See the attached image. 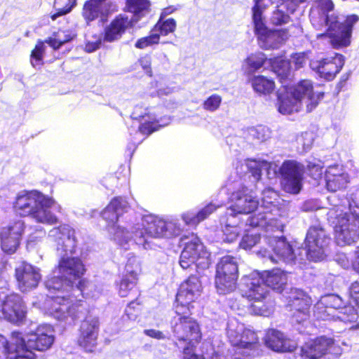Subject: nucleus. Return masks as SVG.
<instances>
[{"instance_id": "1", "label": "nucleus", "mask_w": 359, "mask_h": 359, "mask_svg": "<svg viewBox=\"0 0 359 359\" xmlns=\"http://www.w3.org/2000/svg\"><path fill=\"white\" fill-rule=\"evenodd\" d=\"M48 236L55 243L57 253L61 258L45 282L48 291V313L58 320H74L79 317L80 306L72 298H66L65 293L72 289L73 280L86 272L85 266L79 257L68 256L76 252L75 231L64 224L51 229Z\"/></svg>"}, {"instance_id": "2", "label": "nucleus", "mask_w": 359, "mask_h": 359, "mask_svg": "<svg viewBox=\"0 0 359 359\" xmlns=\"http://www.w3.org/2000/svg\"><path fill=\"white\" fill-rule=\"evenodd\" d=\"M310 20L316 29L326 28V32L318 34V38L327 37L333 48H340L350 45L352 28L358 17L353 15L344 19L334 11L331 0H320L311 9Z\"/></svg>"}, {"instance_id": "3", "label": "nucleus", "mask_w": 359, "mask_h": 359, "mask_svg": "<svg viewBox=\"0 0 359 359\" xmlns=\"http://www.w3.org/2000/svg\"><path fill=\"white\" fill-rule=\"evenodd\" d=\"M287 282V274L280 269L264 271L262 273L254 271L243 278L242 295L252 302L251 308L255 315L268 316L272 311V305L265 302L267 287L281 292Z\"/></svg>"}, {"instance_id": "4", "label": "nucleus", "mask_w": 359, "mask_h": 359, "mask_svg": "<svg viewBox=\"0 0 359 359\" xmlns=\"http://www.w3.org/2000/svg\"><path fill=\"white\" fill-rule=\"evenodd\" d=\"M55 205L52 197L38 191H22L17 194L13 209L20 216H29L36 222L53 225L57 222V217L49 209Z\"/></svg>"}, {"instance_id": "5", "label": "nucleus", "mask_w": 359, "mask_h": 359, "mask_svg": "<svg viewBox=\"0 0 359 359\" xmlns=\"http://www.w3.org/2000/svg\"><path fill=\"white\" fill-rule=\"evenodd\" d=\"M130 230L129 241L133 239L137 245L147 249L149 247L151 239L177 236L182 228L175 219L164 220L148 215L143 216L142 222L135 224Z\"/></svg>"}, {"instance_id": "6", "label": "nucleus", "mask_w": 359, "mask_h": 359, "mask_svg": "<svg viewBox=\"0 0 359 359\" xmlns=\"http://www.w3.org/2000/svg\"><path fill=\"white\" fill-rule=\"evenodd\" d=\"M175 316L171 321V328L177 339L175 345L179 349L194 347L202 337L197 321L190 316L189 307L175 306Z\"/></svg>"}, {"instance_id": "7", "label": "nucleus", "mask_w": 359, "mask_h": 359, "mask_svg": "<svg viewBox=\"0 0 359 359\" xmlns=\"http://www.w3.org/2000/svg\"><path fill=\"white\" fill-rule=\"evenodd\" d=\"M227 337L236 347L233 359H250L259 354V338L257 334L245 327L236 320L230 321L227 326Z\"/></svg>"}, {"instance_id": "8", "label": "nucleus", "mask_w": 359, "mask_h": 359, "mask_svg": "<svg viewBox=\"0 0 359 359\" xmlns=\"http://www.w3.org/2000/svg\"><path fill=\"white\" fill-rule=\"evenodd\" d=\"M329 216L336 221L334 233L339 245H350L359 238V208L353 212H344L341 206L336 205L330 210Z\"/></svg>"}, {"instance_id": "9", "label": "nucleus", "mask_w": 359, "mask_h": 359, "mask_svg": "<svg viewBox=\"0 0 359 359\" xmlns=\"http://www.w3.org/2000/svg\"><path fill=\"white\" fill-rule=\"evenodd\" d=\"M128 202L121 197L113 198L102 212V218L108 222V231L119 245L127 243L130 238V231L124 227L116 225L119 217L128 210Z\"/></svg>"}, {"instance_id": "10", "label": "nucleus", "mask_w": 359, "mask_h": 359, "mask_svg": "<svg viewBox=\"0 0 359 359\" xmlns=\"http://www.w3.org/2000/svg\"><path fill=\"white\" fill-rule=\"evenodd\" d=\"M238 277L237 259L229 255L222 257L216 267L215 283L217 292L225 294L234 291Z\"/></svg>"}, {"instance_id": "11", "label": "nucleus", "mask_w": 359, "mask_h": 359, "mask_svg": "<svg viewBox=\"0 0 359 359\" xmlns=\"http://www.w3.org/2000/svg\"><path fill=\"white\" fill-rule=\"evenodd\" d=\"M208 257L209 254L199 238L192 236L191 241L185 243L180 255V264L184 269L193 265L196 266L203 265V267H208L210 264Z\"/></svg>"}, {"instance_id": "12", "label": "nucleus", "mask_w": 359, "mask_h": 359, "mask_svg": "<svg viewBox=\"0 0 359 359\" xmlns=\"http://www.w3.org/2000/svg\"><path fill=\"white\" fill-rule=\"evenodd\" d=\"M281 185L287 193L297 194L303 185L304 170L303 165L294 161H287L280 168Z\"/></svg>"}, {"instance_id": "13", "label": "nucleus", "mask_w": 359, "mask_h": 359, "mask_svg": "<svg viewBox=\"0 0 359 359\" xmlns=\"http://www.w3.org/2000/svg\"><path fill=\"white\" fill-rule=\"evenodd\" d=\"M329 241L330 238L323 228L311 227L305 240L308 258L313 262L323 260L325 257V249Z\"/></svg>"}, {"instance_id": "14", "label": "nucleus", "mask_w": 359, "mask_h": 359, "mask_svg": "<svg viewBox=\"0 0 359 359\" xmlns=\"http://www.w3.org/2000/svg\"><path fill=\"white\" fill-rule=\"evenodd\" d=\"M266 239L268 240L270 247L273 249L275 255L264 249L257 252L259 256L266 260H269L273 264L278 263V260L291 262L296 259L291 245L286 242L285 238L278 236H273Z\"/></svg>"}, {"instance_id": "15", "label": "nucleus", "mask_w": 359, "mask_h": 359, "mask_svg": "<svg viewBox=\"0 0 359 359\" xmlns=\"http://www.w3.org/2000/svg\"><path fill=\"white\" fill-rule=\"evenodd\" d=\"M255 28L259 44L264 49H276L287 39V33L284 30H269L264 22L260 21L259 14L256 13Z\"/></svg>"}, {"instance_id": "16", "label": "nucleus", "mask_w": 359, "mask_h": 359, "mask_svg": "<svg viewBox=\"0 0 359 359\" xmlns=\"http://www.w3.org/2000/svg\"><path fill=\"white\" fill-rule=\"evenodd\" d=\"M327 353L339 354V348L331 338L320 337L306 342L301 348V355L307 359H320Z\"/></svg>"}, {"instance_id": "17", "label": "nucleus", "mask_w": 359, "mask_h": 359, "mask_svg": "<svg viewBox=\"0 0 359 359\" xmlns=\"http://www.w3.org/2000/svg\"><path fill=\"white\" fill-rule=\"evenodd\" d=\"M25 307L21 297L15 293L4 294L0 304V318L13 323L21 322L25 317Z\"/></svg>"}, {"instance_id": "18", "label": "nucleus", "mask_w": 359, "mask_h": 359, "mask_svg": "<svg viewBox=\"0 0 359 359\" xmlns=\"http://www.w3.org/2000/svg\"><path fill=\"white\" fill-rule=\"evenodd\" d=\"M247 191V189L243 187L232 193L226 213L238 217L241 214H249L258 208V201Z\"/></svg>"}, {"instance_id": "19", "label": "nucleus", "mask_w": 359, "mask_h": 359, "mask_svg": "<svg viewBox=\"0 0 359 359\" xmlns=\"http://www.w3.org/2000/svg\"><path fill=\"white\" fill-rule=\"evenodd\" d=\"M25 224L23 220L17 219L1 229L0 237L2 250L12 254L17 250L24 233Z\"/></svg>"}, {"instance_id": "20", "label": "nucleus", "mask_w": 359, "mask_h": 359, "mask_svg": "<svg viewBox=\"0 0 359 359\" xmlns=\"http://www.w3.org/2000/svg\"><path fill=\"white\" fill-rule=\"evenodd\" d=\"M291 95L305 104L308 111H312L323 97L321 92L314 91L313 83L310 80H303L290 90Z\"/></svg>"}, {"instance_id": "21", "label": "nucleus", "mask_w": 359, "mask_h": 359, "mask_svg": "<svg viewBox=\"0 0 359 359\" xmlns=\"http://www.w3.org/2000/svg\"><path fill=\"white\" fill-rule=\"evenodd\" d=\"M202 286L196 276H191L183 282L176 295L175 306L189 307L190 304L201 295Z\"/></svg>"}, {"instance_id": "22", "label": "nucleus", "mask_w": 359, "mask_h": 359, "mask_svg": "<svg viewBox=\"0 0 359 359\" xmlns=\"http://www.w3.org/2000/svg\"><path fill=\"white\" fill-rule=\"evenodd\" d=\"M344 57L341 55L336 53L334 57L322 60H311V68L316 72L319 76L327 80L333 79L344 66Z\"/></svg>"}, {"instance_id": "23", "label": "nucleus", "mask_w": 359, "mask_h": 359, "mask_svg": "<svg viewBox=\"0 0 359 359\" xmlns=\"http://www.w3.org/2000/svg\"><path fill=\"white\" fill-rule=\"evenodd\" d=\"M27 341V346L34 350L44 351L53 345L55 337L50 325H39L34 332L24 335Z\"/></svg>"}, {"instance_id": "24", "label": "nucleus", "mask_w": 359, "mask_h": 359, "mask_svg": "<svg viewBox=\"0 0 359 359\" xmlns=\"http://www.w3.org/2000/svg\"><path fill=\"white\" fill-rule=\"evenodd\" d=\"M343 302L340 297L335 294L323 296L316 304L313 310L314 316L319 320H334L337 313Z\"/></svg>"}, {"instance_id": "25", "label": "nucleus", "mask_w": 359, "mask_h": 359, "mask_svg": "<svg viewBox=\"0 0 359 359\" xmlns=\"http://www.w3.org/2000/svg\"><path fill=\"white\" fill-rule=\"evenodd\" d=\"M15 278L18 288L22 292H27L38 285L41 274L37 268L24 262L15 268Z\"/></svg>"}, {"instance_id": "26", "label": "nucleus", "mask_w": 359, "mask_h": 359, "mask_svg": "<svg viewBox=\"0 0 359 359\" xmlns=\"http://www.w3.org/2000/svg\"><path fill=\"white\" fill-rule=\"evenodd\" d=\"M33 350L27 346V341L22 333L13 332L11 344L7 345L6 355H3V359H35L36 355Z\"/></svg>"}, {"instance_id": "27", "label": "nucleus", "mask_w": 359, "mask_h": 359, "mask_svg": "<svg viewBox=\"0 0 359 359\" xmlns=\"http://www.w3.org/2000/svg\"><path fill=\"white\" fill-rule=\"evenodd\" d=\"M157 109L154 108H144L142 105L135 106L131 116L134 119H140L143 123L140 126V131L143 134H150L157 130L162 125H158L160 120L157 117ZM167 123H163V126Z\"/></svg>"}, {"instance_id": "28", "label": "nucleus", "mask_w": 359, "mask_h": 359, "mask_svg": "<svg viewBox=\"0 0 359 359\" xmlns=\"http://www.w3.org/2000/svg\"><path fill=\"white\" fill-rule=\"evenodd\" d=\"M309 59L308 53H298L291 56L290 61L283 60L280 57L275 58L271 61V66L273 72L282 81L286 79L290 73V65H294L296 69L304 67Z\"/></svg>"}, {"instance_id": "29", "label": "nucleus", "mask_w": 359, "mask_h": 359, "mask_svg": "<svg viewBox=\"0 0 359 359\" xmlns=\"http://www.w3.org/2000/svg\"><path fill=\"white\" fill-rule=\"evenodd\" d=\"M265 344L268 348L276 352H292L297 348L295 341L290 340L283 332L274 329L267 332Z\"/></svg>"}, {"instance_id": "30", "label": "nucleus", "mask_w": 359, "mask_h": 359, "mask_svg": "<svg viewBox=\"0 0 359 359\" xmlns=\"http://www.w3.org/2000/svg\"><path fill=\"white\" fill-rule=\"evenodd\" d=\"M297 295L290 297L292 299L290 307L292 311V318L294 321L301 323L306 320L309 316V307L311 302V299L302 292L295 290Z\"/></svg>"}, {"instance_id": "31", "label": "nucleus", "mask_w": 359, "mask_h": 359, "mask_svg": "<svg viewBox=\"0 0 359 359\" xmlns=\"http://www.w3.org/2000/svg\"><path fill=\"white\" fill-rule=\"evenodd\" d=\"M133 20L126 14H121L105 27L104 41L112 42L119 39L125 31L133 26Z\"/></svg>"}, {"instance_id": "32", "label": "nucleus", "mask_w": 359, "mask_h": 359, "mask_svg": "<svg viewBox=\"0 0 359 359\" xmlns=\"http://www.w3.org/2000/svg\"><path fill=\"white\" fill-rule=\"evenodd\" d=\"M220 224L224 236V241L228 243L236 241L241 231L240 218L226 212L225 215L220 218Z\"/></svg>"}, {"instance_id": "33", "label": "nucleus", "mask_w": 359, "mask_h": 359, "mask_svg": "<svg viewBox=\"0 0 359 359\" xmlns=\"http://www.w3.org/2000/svg\"><path fill=\"white\" fill-rule=\"evenodd\" d=\"M259 208L266 210L268 215H273L277 217L285 215V210L279 206L277 192L270 188L263 191L262 205Z\"/></svg>"}, {"instance_id": "34", "label": "nucleus", "mask_w": 359, "mask_h": 359, "mask_svg": "<svg viewBox=\"0 0 359 359\" xmlns=\"http://www.w3.org/2000/svg\"><path fill=\"white\" fill-rule=\"evenodd\" d=\"M325 181L327 189L337 191L346 187L348 176L339 165L330 166L325 172Z\"/></svg>"}, {"instance_id": "35", "label": "nucleus", "mask_w": 359, "mask_h": 359, "mask_svg": "<svg viewBox=\"0 0 359 359\" xmlns=\"http://www.w3.org/2000/svg\"><path fill=\"white\" fill-rule=\"evenodd\" d=\"M278 97V111L283 114H290L298 111L302 105L300 101L291 95L289 90H286L285 93L279 92Z\"/></svg>"}, {"instance_id": "36", "label": "nucleus", "mask_w": 359, "mask_h": 359, "mask_svg": "<svg viewBox=\"0 0 359 359\" xmlns=\"http://www.w3.org/2000/svg\"><path fill=\"white\" fill-rule=\"evenodd\" d=\"M290 3L289 0H281L276 4V9L273 12L271 17V22L275 25L287 24L290 20V14L294 11H290Z\"/></svg>"}, {"instance_id": "37", "label": "nucleus", "mask_w": 359, "mask_h": 359, "mask_svg": "<svg viewBox=\"0 0 359 359\" xmlns=\"http://www.w3.org/2000/svg\"><path fill=\"white\" fill-rule=\"evenodd\" d=\"M249 81L255 92L261 95H269L275 89L274 81L264 76H252Z\"/></svg>"}, {"instance_id": "38", "label": "nucleus", "mask_w": 359, "mask_h": 359, "mask_svg": "<svg viewBox=\"0 0 359 359\" xmlns=\"http://www.w3.org/2000/svg\"><path fill=\"white\" fill-rule=\"evenodd\" d=\"M217 208V206L215 204L210 203L198 211L196 214L192 212H187L184 213L182 217L187 224L196 225L216 210Z\"/></svg>"}, {"instance_id": "39", "label": "nucleus", "mask_w": 359, "mask_h": 359, "mask_svg": "<svg viewBox=\"0 0 359 359\" xmlns=\"http://www.w3.org/2000/svg\"><path fill=\"white\" fill-rule=\"evenodd\" d=\"M150 2L149 0H127L126 8L128 12L133 13V17L130 20L133 23L149 12Z\"/></svg>"}, {"instance_id": "40", "label": "nucleus", "mask_w": 359, "mask_h": 359, "mask_svg": "<svg viewBox=\"0 0 359 359\" xmlns=\"http://www.w3.org/2000/svg\"><path fill=\"white\" fill-rule=\"evenodd\" d=\"M277 219V217L273 215H268L267 212L263 209L258 210V213L255 215L250 217L247 220V224L251 226H266L273 225L274 220Z\"/></svg>"}, {"instance_id": "41", "label": "nucleus", "mask_w": 359, "mask_h": 359, "mask_svg": "<svg viewBox=\"0 0 359 359\" xmlns=\"http://www.w3.org/2000/svg\"><path fill=\"white\" fill-rule=\"evenodd\" d=\"M72 290L74 292L79 291L83 296L89 298H96L101 292L100 289L94 283L86 280L79 281L77 287L76 288L72 287Z\"/></svg>"}, {"instance_id": "42", "label": "nucleus", "mask_w": 359, "mask_h": 359, "mask_svg": "<svg viewBox=\"0 0 359 359\" xmlns=\"http://www.w3.org/2000/svg\"><path fill=\"white\" fill-rule=\"evenodd\" d=\"M245 166L255 180H259L261 177L262 171L268 170L272 166V163L264 160L249 159L245 162Z\"/></svg>"}, {"instance_id": "43", "label": "nucleus", "mask_w": 359, "mask_h": 359, "mask_svg": "<svg viewBox=\"0 0 359 359\" xmlns=\"http://www.w3.org/2000/svg\"><path fill=\"white\" fill-rule=\"evenodd\" d=\"M75 34L70 31H59L53 34V36L47 39V43L53 49H58L62 44L69 41L74 37Z\"/></svg>"}, {"instance_id": "44", "label": "nucleus", "mask_w": 359, "mask_h": 359, "mask_svg": "<svg viewBox=\"0 0 359 359\" xmlns=\"http://www.w3.org/2000/svg\"><path fill=\"white\" fill-rule=\"evenodd\" d=\"M76 5V0H55L54 8L57 12L51 15V19L55 20L58 17L70 13Z\"/></svg>"}, {"instance_id": "45", "label": "nucleus", "mask_w": 359, "mask_h": 359, "mask_svg": "<svg viewBox=\"0 0 359 359\" xmlns=\"http://www.w3.org/2000/svg\"><path fill=\"white\" fill-rule=\"evenodd\" d=\"M266 59L264 54L262 53H257L250 55L245 60L247 65L246 72L250 74L260 69L263 66Z\"/></svg>"}, {"instance_id": "46", "label": "nucleus", "mask_w": 359, "mask_h": 359, "mask_svg": "<svg viewBox=\"0 0 359 359\" xmlns=\"http://www.w3.org/2000/svg\"><path fill=\"white\" fill-rule=\"evenodd\" d=\"M335 319L334 320H339L344 323H350L356 320L358 314L353 306L348 305L341 306L336 313Z\"/></svg>"}, {"instance_id": "47", "label": "nucleus", "mask_w": 359, "mask_h": 359, "mask_svg": "<svg viewBox=\"0 0 359 359\" xmlns=\"http://www.w3.org/2000/svg\"><path fill=\"white\" fill-rule=\"evenodd\" d=\"M97 335L91 337L90 333L80 331L78 343L86 351L92 352L97 345Z\"/></svg>"}, {"instance_id": "48", "label": "nucleus", "mask_w": 359, "mask_h": 359, "mask_svg": "<svg viewBox=\"0 0 359 359\" xmlns=\"http://www.w3.org/2000/svg\"><path fill=\"white\" fill-rule=\"evenodd\" d=\"M137 278L135 276L130 277L123 275L122 280L118 286V294L121 297H127L130 292H133L136 283Z\"/></svg>"}, {"instance_id": "49", "label": "nucleus", "mask_w": 359, "mask_h": 359, "mask_svg": "<svg viewBox=\"0 0 359 359\" xmlns=\"http://www.w3.org/2000/svg\"><path fill=\"white\" fill-rule=\"evenodd\" d=\"M99 320L97 317L89 316L81 323L80 331L86 332L93 335H98Z\"/></svg>"}, {"instance_id": "50", "label": "nucleus", "mask_w": 359, "mask_h": 359, "mask_svg": "<svg viewBox=\"0 0 359 359\" xmlns=\"http://www.w3.org/2000/svg\"><path fill=\"white\" fill-rule=\"evenodd\" d=\"M141 272L140 262L135 256H130L128 258L126 266H125V274L128 276H135L137 278L138 275Z\"/></svg>"}, {"instance_id": "51", "label": "nucleus", "mask_w": 359, "mask_h": 359, "mask_svg": "<svg viewBox=\"0 0 359 359\" xmlns=\"http://www.w3.org/2000/svg\"><path fill=\"white\" fill-rule=\"evenodd\" d=\"M176 22L172 18H169L164 22L159 21L154 27V31L162 36H166L175 30Z\"/></svg>"}, {"instance_id": "52", "label": "nucleus", "mask_w": 359, "mask_h": 359, "mask_svg": "<svg viewBox=\"0 0 359 359\" xmlns=\"http://www.w3.org/2000/svg\"><path fill=\"white\" fill-rule=\"evenodd\" d=\"M43 42L39 41L31 53V64L36 68L42 65L43 55L45 51Z\"/></svg>"}, {"instance_id": "53", "label": "nucleus", "mask_w": 359, "mask_h": 359, "mask_svg": "<svg viewBox=\"0 0 359 359\" xmlns=\"http://www.w3.org/2000/svg\"><path fill=\"white\" fill-rule=\"evenodd\" d=\"M159 40L160 34L153 29L149 36L139 39L135 46L137 48L144 49L148 46L158 43Z\"/></svg>"}, {"instance_id": "54", "label": "nucleus", "mask_w": 359, "mask_h": 359, "mask_svg": "<svg viewBox=\"0 0 359 359\" xmlns=\"http://www.w3.org/2000/svg\"><path fill=\"white\" fill-rule=\"evenodd\" d=\"M249 135L258 142H264L269 138L271 132L269 129L263 126H258L249 129Z\"/></svg>"}, {"instance_id": "55", "label": "nucleus", "mask_w": 359, "mask_h": 359, "mask_svg": "<svg viewBox=\"0 0 359 359\" xmlns=\"http://www.w3.org/2000/svg\"><path fill=\"white\" fill-rule=\"evenodd\" d=\"M281 0H255V6L252 8L253 12V21L255 22V17L256 13L259 14L260 21L263 22L262 13L269 6L272 4H278Z\"/></svg>"}, {"instance_id": "56", "label": "nucleus", "mask_w": 359, "mask_h": 359, "mask_svg": "<svg viewBox=\"0 0 359 359\" xmlns=\"http://www.w3.org/2000/svg\"><path fill=\"white\" fill-rule=\"evenodd\" d=\"M222 103V97L219 95L214 94L207 98L203 103V107L208 111H215L217 110Z\"/></svg>"}, {"instance_id": "57", "label": "nucleus", "mask_w": 359, "mask_h": 359, "mask_svg": "<svg viewBox=\"0 0 359 359\" xmlns=\"http://www.w3.org/2000/svg\"><path fill=\"white\" fill-rule=\"evenodd\" d=\"M260 240V237L257 233H248L245 235L240 243V246L245 249H250L255 245Z\"/></svg>"}, {"instance_id": "58", "label": "nucleus", "mask_w": 359, "mask_h": 359, "mask_svg": "<svg viewBox=\"0 0 359 359\" xmlns=\"http://www.w3.org/2000/svg\"><path fill=\"white\" fill-rule=\"evenodd\" d=\"M139 305L135 302H130L126 307L125 313L129 320H135L139 314Z\"/></svg>"}, {"instance_id": "59", "label": "nucleus", "mask_w": 359, "mask_h": 359, "mask_svg": "<svg viewBox=\"0 0 359 359\" xmlns=\"http://www.w3.org/2000/svg\"><path fill=\"white\" fill-rule=\"evenodd\" d=\"M349 295L353 302L359 306V281L351 284L349 288Z\"/></svg>"}, {"instance_id": "60", "label": "nucleus", "mask_w": 359, "mask_h": 359, "mask_svg": "<svg viewBox=\"0 0 359 359\" xmlns=\"http://www.w3.org/2000/svg\"><path fill=\"white\" fill-rule=\"evenodd\" d=\"M309 175L315 180L321 178L323 175V167L319 164L309 163L308 165Z\"/></svg>"}, {"instance_id": "61", "label": "nucleus", "mask_w": 359, "mask_h": 359, "mask_svg": "<svg viewBox=\"0 0 359 359\" xmlns=\"http://www.w3.org/2000/svg\"><path fill=\"white\" fill-rule=\"evenodd\" d=\"M139 63L146 73L150 76L152 75L151 71V59L149 55H144L139 60Z\"/></svg>"}, {"instance_id": "62", "label": "nucleus", "mask_w": 359, "mask_h": 359, "mask_svg": "<svg viewBox=\"0 0 359 359\" xmlns=\"http://www.w3.org/2000/svg\"><path fill=\"white\" fill-rule=\"evenodd\" d=\"M181 350L183 354L182 359H205L202 355L195 354L194 347L187 346Z\"/></svg>"}, {"instance_id": "63", "label": "nucleus", "mask_w": 359, "mask_h": 359, "mask_svg": "<svg viewBox=\"0 0 359 359\" xmlns=\"http://www.w3.org/2000/svg\"><path fill=\"white\" fill-rule=\"evenodd\" d=\"M302 139L306 140V141H303V142H302L304 149H306V150L309 149L313 144V134L310 133H305L302 135V136L299 140H302Z\"/></svg>"}, {"instance_id": "64", "label": "nucleus", "mask_w": 359, "mask_h": 359, "mask_svg": "<svg viewBox=\"0 0 359 359\" xmlns=\"http://www.w3.org/2000/svg\"><path fill=\"white\" fill-rule=\"evenodd\" d=\"M100 43L101 39L100 38L93 41H88L86 44V51L88 53H91L96 50L99 48Z\"/></svg>"}]
</instances>
